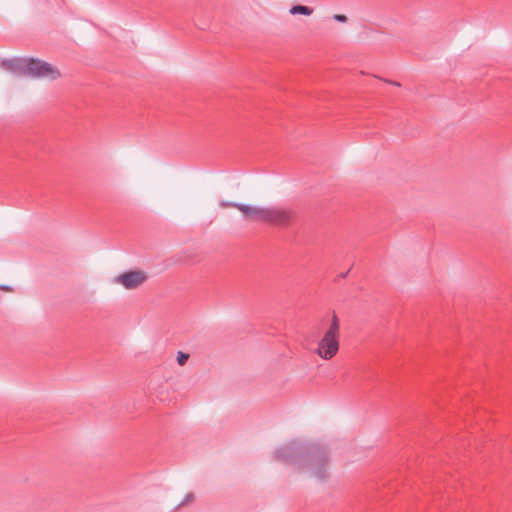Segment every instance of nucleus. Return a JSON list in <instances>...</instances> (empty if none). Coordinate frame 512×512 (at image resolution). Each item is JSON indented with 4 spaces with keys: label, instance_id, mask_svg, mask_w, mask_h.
I'll return each mask as SVG.
<instances>
[{
    "label": "nucleus",
    "instance_id": "f257e3e1",
    "mask_svg": "<svg viewBox=\"0 0 512 512\" xmlns=\"http://www.w3.org/2000/svg\"><path fill=\"white\" fill-rule=\"evenodd\" d=\"M274 458L318 480L328 477L330 455L323 444L295 440L275 450Z\"/></svg>",
    "mask_w": 512,
    "mask_h": 512
},
{
    "label": "nucleus",
    "instance_id": "f03ea898",
    "mask_svg": "<svg viewBox=\"0 0 512 512\" xmlns=\"http://www.w3.org/2000/svg\"><path fill=\"white\" fill-rule=\"evenodd\" d=\"M1 66L16 75L29 76L32 78L55 80L60 77V72L56 67L36 58L4 59L1 61Z\"/></svg>",
    "mask_w": 512,
    "mask_h": 512
},
{
    "label": "nucleus",
    "instance_id": "7ed1b4c3",
    "mask_svg": "<svg viewBox=\"0 0 512 512\" xmlns=\"http://www.w3.org/2000/svg\"><path fill=\"white\" fill-rule=\"evenodd\" d=\"M247 220L262 221L275 225H286L293 219V212L279 207H257L244 204L239 206Z\"/></svg>",
    "mask_w": 512,
    "mask_h": 512
},
{
    "label": "nucleus",
    "instance_id": "20e7f679",
    "mask_svg": "<svg viewBox=\"0 0 512 512\" xmlns=\"http://www.w3.org/2000/svg\"><path fill=\"white\" fill-rule=\"evenodd\" d=\"M340 321L335 311L332 312L327 330L318 343L316 353L324 360L332 359L339 351Z\"/></svg>",
    "mask_w": 512,
    "mask_h": 512
},
{
    "label": "nucleus",
    "instance_id": "39448f33",
    "mask_svg": "<svg viewBox=\"0 0 512 512\" xmlns=\"http://www.w3.org/2000/svg\"><path fill=\"white\" fill-rule=\"evenodd\" d=\"M147 280V275L144 271L131 270L120 274L115 278V282L121 284L128 290L136 289Z\"/></svg>",
    "mask_w": 512,
    "mask_h": 512
},
{
    "label": "nucleus",
    "instance_id": "423d86ee",
    "mask_svg": "<svg viewBox=\"0 0 512 512\" xmlns=\"http://www.w3.org/2000/svg\"><path fill=\"white\" fill-rule=\"evenodd\" d=\"M290 13L292 15L302 14V15L309 16L313 13V9L308 6H304V5H294L290 9Z\"/></svg>",
    "mask_w": 512,
    "mask_h": 512
},
{
    "label": "nucleus",
    "instance_id": "0eeeda50",
    "mask_svg": "<svg viewBox=\"0 0 512 512\" xmlns=\"http://www.w3.org/2000/svg\"><path fill=\"white\" fill-rule=\"evenodd\" d=\"M188 359H189V354H186L183 352H178L177 362L180 366L185 365V363L188 361Z\"/></svg>",
    "mask_w": 512,
    "mask_h": 512
},
{
    "label": "nucleus",
    "instance_id": "6e6552de",
    "mask_svg": "<svg viewBox=\"0 0 512 512\" xmlns=\"http://www.w3.org/2000/svg\"><path fill=\"white\" fill-rule=\"evenodd\" d=\"M244 205L243 203H236V202H221L222 207H233L239 210V206Z\"/></svg>",
    "mask_w": 512,
    "mask_h": 512
},
{
    "label": "nucleus",
    "instance_id": "1a4fd4ad",
    "mask_svg": "<svg viewBox=\"0 0 512 512\" xmlns=\"http://www.w3.org/2000/svg\"><path fill=\"white\" fill-rule=\"evenodd\" d=\"M193 500H194V494L193 493H188L186 495V497L184 498V500L179 503L178 507L183 506V505H185V504H187V503H189V502H191Z\"/></svg>",
    "mask_w": 512,
    "mask_h": 512
},
{
    "label": "nucleus",
    "instance_id": "9d476101",
    "mask_svg": "<svg viewBox=\"0 0 512 512\" xmlns=\"http://www.w3.org/2000/svg\"><path fill=\"white\" fill-rule=\"evenodd\" d=\"M333 19H334L335 21L342 22V23H345V22H347V20H348L347 16H345V15H343V14H335V15L333 16Z\"/></svg>",
    "mask_w": 512,
    "mask_h": 512
},
{
    "label": "nucleus",
    "instance_id": "9b49d317",
    "mask_svg": "<svg viewBox=\"0 0 512 512\" xmlns=\"http://www.w3.org/2000/svg\"><path fill=\"white\" fill-rule=\"evenodd\" d=\"M0 289L1 290H5V291H10L11 290V288L9 286H6V285H1Z\"/></svg>",
    "mask_w": 512,
    "mask_h": 512
},
{
    "label": "nucleus",
    "instance_id": "f8f14e48",
    "mask_svg": "<svg viewBox=\"0 0 512 512\" xmlns=\"http://www.w3.org/2000/svg\"><path fill=\"white\" fill-rule=\"evenodd\" d=\"M390 83L395 85V86H400V83H398V82L391 81Z\"/></svg>",
    "mask_w": 512,
    "mask_h": 512
},
{
    "label": "nucleus",
    "instance_id": "ddd939ff",
    "mask_svg": "<svg viewBox=\"0 0 512 512\" xmlns=\"http://www.w3.org/2000/svg\"><path fill=\"white\" fill-rule=\"evenodd\" d=\"M347 274H348V272H345V273H342L340 276H341L342 278H345V277L347 276Z\"/></svg>",
    "mask_w": 512,
    "mask_h": 512
}]
</instances>
